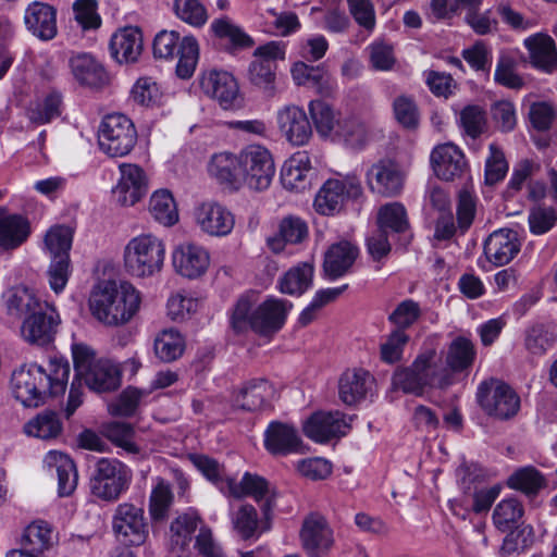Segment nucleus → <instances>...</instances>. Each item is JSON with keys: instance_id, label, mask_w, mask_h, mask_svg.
Wrapping results in <instances>:
<instances>
[{"instance_id": "6", "label": "nucleus", "mask_w": 557, "mask_h": 557, "mask_svg": "<svg viewBox=\"0 0 557 557\" xmlns=\"http://www.w3.org/2000/svg\"><path fill=\"white\" fill-rule=\"evenodd\" d=\"M165 245L151 233L131 238L123 250V267L134 278H150L158 275L164 265Z\"/></svg>"}, {"instance_id": "20", "label": "nucleus", "mask_w": 557, "mask_h": 557, "mask_svg": "<svg viewBox=\"0 0 557 557\" xmlns=\"http://www.w3.org/2000/svg\"><path fill=\"white\" fill-rule=\"evenodd\" d=\"M349 424L339 411L315 412L302 425L305 435L315 443H326L347 433Z\"/></svg>"}, {"instance_id": "36", "label": "nucleus", "mask_w": 557, "mask_h": 557, "mask_svg": "<svg viewBox=\"0 0 557 557\" xmlns=\"http://www.w3.org/2000/svg\"><path fill=\"white\" fill-rule=\"evenodd\" d=\"M274 388L264 379H253L246 382L234 396V405L240 409L255 411L263 407L272 398Z\"/></svg>"}, {"instance_id": "12", "label": "nucleus", "mask_w": 557, "mask_h": 557, "mask_svg": "<svg viewBox=\"0 0 557 557\" xmlns=\"http://www.w3.org/2000/svg\"><path fill=\"white\" fill-rule=\"evenodd\" d=\"M255 59L248 67V79L256 88L267 96L275 92L276 60L285 59V47L281 42L271 41L258 47Z\"/></svg>"}, {"instance_id": "31", "label": "nucleus", "mask_w": 557, "mask_h": 557, "mask_svg": "<svg viewBox=\"0 0 557 557\" xmlns=\"http://www.w3.org/2000/svg\"><path fill=\"white\" fill-rule=\"evenodd\" d=\"M312 172L307 151H298L287 159L281 170V181L286 189L302 191L310 185Z\"/></svg>"}, {"instance_id": "42", "label": "nucleus", "mask_w": 557, "mask_h": 557, "mask_svg": "<svg viewBox=\"0 0 557 557\" xmlns=\"http://www.w3.org/2000/svg\"><path fill=\"white\" fill-rule=\"evenodd\" d=\"M546 485L544 474L533 466L518 468L507 479L509 488L519 491L528 497L536 496Z\"/></svg>"}, {"instance_id": "64", "label": "nucleus", "mask_w": 557, "mask_h": 557, "mask_svg": "<svg viewBox=\"0 0 557 557\" xmlns=\"http://www.w3.org/2000/svg\"><path fill=\"white\" fill-rule=\"evenodd\" d=\"M162 92L159 85L152 77H139L134 84L131 97L139 106L150 107L157 104L161 99Z\"/></svg>"}, {"instance_id": "44", "label": "nucleus", "mask_w": 557, "mask_h": 557, "mask_svg": "<svg viewBox=\"0 0 557 557\" xmlns=\"http://www.w3.org/2000/svg\"><path fill=\"white\" fill-rule=\"evenodd\" d=\"M63 430L59 414L52 410H44L24 424V432L28 436L40 440L58 437Z\"/></svg>"}, {"instance_id": "48", "label": "nucleus", "mask_w": 557, "mask_h": 557, "mask_svg": "<svg viewBox=\"0 0 557 557\" xmlns=\"http://www.w3.org/2000/svg\"><path fill=\"white\" fill-rule=\"evenodd\" d=\"M173 502L174 495L170 484L163 479L158 478L149 496V515L152 521L166 520Z\"/></svg>"}, {"instance_id": "1", "label": "nucleus", "mask_w": 557, "mask_h": 557, "mask_svg": "<svg viewBox=\"0 0 557 557\" xmlns=\"http://www.w3.org/2000/svg\"><path fill=\"white\" fill-rule=\"evenodd\" d=\"M69 374L70 366L65 358H50L47 367L37 363L23 364L11 375V394L23 407L38 408L48 398L65 394Z\"/></svg>"}, {"instance_id": "3", "label": "nucleus", "mask_w": 557, "mask_h": 557, "mask_svg": "<svg viewBox=\"0 0 557 557\" xmlns=\"http://www.w3.org/2000/svg\"><path fill=\"white\" fill-rule=\"evenodd\" d=\"M258 296L246 293L236 301L231 323L237 333L249 329L261 335H271L280 331L287 318L292 304L287 300L270 297L256 306Z\"/></svg>"}, {"instance_id": "5", "label": "nucleus", "mask_w": 557, "mask_h": 557, "mask_svg": "<svg viewBox=\"0 0 557 557\" xmlns=\"http://www.w3.org/2000/svg\"><path fill=\"white\" fill-rule=\"evenodd\" d=\"M75 382H72V413L81 406L82 399L74 393L77 383L97 393L115 391L121 384L117 368L109 360L97 359L95 350L85 344L72 345Z\"/></svg>"}, {"instance_id": "58", "label": "nucleus", "mask_w": 557, "mask_h": 557, "mask_svg": "<svg viewBox=\"0 0 557 557\" xmlns=\"http://www.w3.org/2000/svg\"><path fill=\"white\" fill-rule=\"evenodd\" d=\"M103 434L116 446L129 454H138L139 448L134 443V428L131 423L112 421L103 426Z\"/></svg>"}, {"instance_id": "34", "label": "nucleus", "mask_w": 557, "mask_h": 557, "mask_svg": "<svg viewBox=\"0 0 557 557\" xmlns=\"http://www.w3.org/2000/svg\"><path fill=\"white\" fill-rule=\"evenodd\" d=\"M72 75L79 85L89 88H101L109 83L103 65L90 53L72 57Z\"/></svg>"}, {"instance_id": "11", "label": "nucleus", "mask_w": 557, "mask_h": 557, "mask_svg": "<svg viewBox=\"0 0 557 557\" xmlns=\"http://www.w3.org/2000/svg\"><path fill=\"white\" fill-rule=\"evenodd\" d=\"M476 399L486 414L499 420L512 418L520 408V398L515 391L494 379L483 381L479 385Z\"/></svg>"}, {"instance_id": "39", "label": "nucleus", "mask_w": 557, "mask_h": 557, "mask_svg": "<svg viewBox=\"0 0 557 557\" xmlns=\"http://www.w3.org/2000/svg\"><path fill=\"white\" fill-rule=\"evenodd\" d=\"M308 112L317 134L331 140L342 119L341 113L322 99L311 100Z\"/></svg>"}, {"instance_id": "40", "label": "nucleus", "mask_w": 557, "mask_h": 557, "mask_svg": "<svg viewBox=\"0 0 557 557\" xmlns=\"http://www.w3.org/2000/svg\"><path fill=\"white\" fill-rule=\"evenodd\" d=\"M475 357L476 350L473 343L463 336H458L448 345L444 367L453 376V373H460L469 370L472 367Z\"/></svg>"}, {"instance_id": "47", "label": "nucleus", "mask_w": 557, "mask_h": 557, "mask_svg": "<svg viewBox=\"0 0 557 557\" xmlns=\"http://www.w3.org/2000/svg\"><path fill=\"white\" fill-rule=\"evenodd\" d=\"M237 168H239V153L234 154L228 151L214 153L209 163V172L212 176L221 183L236 187L239 185Z\"/></svg>"}, {"instance_id": "37", "label": "nucleus", "mask_w": 557, "mask_h": 557, "mask_svg": "<svg viewBox=\"0 0 557 557\" xmlns=\"http://www.w3.org/2000/svg\"><path fill=\"white\" fill-rule=\"evenodd\" d=\"M531 63L546 72L557 66V48L554 39L546 34H534L524 39Z\"/></svg>"}, {"instance_id": "27", "label": "nucleus", "mask_w": 557, "mask_h": 557, "mask_svg": "<svg viewBox=\"0 0 557 557\" xmlns=\"http://www.w3.org/2000/svg\"><path fill=\"white\" fill-rule=\"evenodd\" d=\"M302 441L297 429L281 421H272L264 431V447L274 456L300 453Z\"/></svg>"}, {"instance_id": "62", "label": "nucleus", "mask_w": 557, "mask_h": 557, "mask_svg": "<svg viewBox=\"0 0 557 557\" xmlns=\"http://www.w3.org/2000/svg\"><path fill=\"white\" fill-rule=\"evenodd\" d=\"M45 463L50 471L54 470L58 476V495L65 497L70 495L67 481L70 473V456L60 450H50L45 457Z\"/></svg>"}, {"instance_id": "55", "label": "nucleus", "mask_w": 557, "mask_h": 557, "mask_svg": "<svg viewBox=\"0 0 557 557\" xmlns=\"http://www.w3.org/2000/svg\"><path fill=\"white\" fill-rule=\"evenodd\" d=\"M379 228L386 233L391 230L395 233H404L409 227L407 211L399 202H391L383 206L377 213Z\"/></svg>"}, {"instance_id": "57", "label": "nucleus", "mask_w": 557, "mask_h": 557, "mask_svg": "<svg viewBox=\"0 0 557 557\" xmlns=\"http://www.w3.org/2000/svg\"><path fill=\"white\" fill-rule=\"evenodd\" d=\"M173 10L177 18L193 27H202L209 18L200 0H174Z\"/></svg>"}, {"instance_id": "2", "label": "nucleus", "mask_w": 557, "mask_h": 557, "mask_svg": "<svg viewBox=\"0 0 557 557\" xmlns=\"http://www.w3.org/2000/svg\"><path fill=\"white\" fill-rule=\"evenodd\" d=\"M89 310L106 326L127 324L139 311L140 292L126 280H100L91 289Z\"/></svg>"}, {"instance_id": "43", "label": "nucleus", "mask_w": 557, "mask_h": 557, "mask_svg": "<svg viewBox=\"0 0 557 557\" xmlns=\"http://www.w3.org/2000/svg\"><path fill=\"white\" fill-rule=\"evenodd\" d=\"M314 268L310 262H301L289 269L278 281L283 294L300 296L312 284Z\"/></svg>"}, {"instance_id": "60", "label": "nucleus", "mask_w": 557, "mask_h": 557, "mask_svg": "<svg viewBox=\"0 0 557 557\" xmlns=\"http://www.w3.org/2000/svg\"><path fill=\"white\" fill-rule=\"evenodd\" d=\"M508 172V162L504 151L496 144L488 146V156L485 160L484 182L486 185H495L502 182Z\"/></svg>"}, {"instance_id": "54", "label": "nucleus", "mask_w": 557, "mask_h": 557, "mask_svg": "<svg viewBox=\"0 0 557 557\" xmlns=\"http://www.w3.org/2000/svg\"><path fill=\"white\" fill-rule=\"evenodd\" d=\"M494 79L497 84L511 89H520L523 87V78L517 73V59L510 52H502L499 54Z\"/></svg>"}, {"instance_id": "61", "label": "nucleus", "mask_w": 557, "mask_h": 557, "mask_svg": "<svg viewBox=\"0 0 557 557\" xmlns=\"http://www.w3.org/2000/svg\"><path fill=\"white\" fill-rule=\"evenodd\" d=\"M408 342L409 335L405 331H392L380 345L381 360L388 364L400 361Z\"/></svg>"}, {"instance_id": "28", "label": "nucleus", "mask_w": 557, "mask_h": 557, "mask_svg": "<svg viewBox=\"0 0 557 557\" xmlns=\"http://www.w3.org/2000/svg\"><path fill=\"white\" fill-rule=\"evenodd\" d=\"M359 257L358 246L347 239L332 244L324 253L323 271L330 280L347 274Z\"/></svg>"}, {"instance_id": "16", "label": "nucleus", "mask_w": 557, "mask_h": 557, "mask_svg": "<svg viewBox=\"0 0 557 557\" xmlns=\"http://www.w3.org/2000/svg\"><path fill=\"white\" fill-rule=\"evenodd\" d=\"M59 324V314L46 302L25 317L21 334L28 344L44 347L53 342Z\"/></svg>"}, {"instance_id": "14", "label": "nucleus", "mask_w": 557, "mask_h": 557, "mask_svg": "<svg viewBox=\"0 0 557 557\" xmlns=\"http://www.w3.org/2000/svg\"><path fill=\"white\" fill-rule=\"evenodd\" d=\"M112 530L126 545L144 544L149 535L144 508L127 502L117 505L112 517Z\"/></svg>"}, {"instance_id": "45", "label": "nucleus", "mask_w": 557, "mask_h": 557, "mask_svg": "<svg viewBox=\"0 0 557 557\" xmlns=\"http://www.w3.org/2000/svg\"><path fill=\"white\" fill-rule=\"evenodd\" d=\"M149 213L156 222L163 226H172L178 222L177 207L168 189H159L151 195Z\"/></svg>"}, {"instance_id": "33", "label": "nucleus", "mask_w": 557, "mask_h": 557, "mask_svg": "<svg viewBox=\"0 0 557 557\" xmlns=\"http://www.w3.org/2000/svg\"><path fill=\"white\" fill-rule=\"evenodd\" d=\"M30 235V224L21 214H10L0 207V248L14 250L23 245Z\"/></svg>"}, {"instance_id": "25", "label": "nucleus", "mask_w": 557, "mask_h": 557, "mask_svg": "<svg viewBox=\"0 0 557 557\" xmlns=\"http://www.w3.org/2000/svg\"><path fill=\"white\" fill-rule=\"evenodd\" d=\"M521 243L516 231H494L484 242V256L495 267L508 264L520 251Z\"/></svg>"}, {"instance_id": "29", "label": "nucleus", "mask_w": 557, "mask_h": 557, "mask_svg": "<svg viewBox=\"0 0 557 557\" xmlns=\"http://www.w3.org/2000/svg\"><path fill=\"white\" fill-rule=\"evenodd\" d=\"M144 40L141 30L135 26L117 29L110 39L109 49L111 57L122 63H133L143 52Z\"/></svg>"}, {"instance_id": "4", "label": "nucleus", "mask_w": 557, "mask_h": 557, "mask_svg": "<svg viewBox=\"0 0 557 557\" xmlns=\"http://www.w3.org/2000/svg\"><path fill=\"white\" fill-rule=\"evenodd\" d=\"M453 377L444 367L435 347H423L409 367L398 368L393 385L404 393L421 395L425 387L446 388Z\"/></svg>"}, {"instance_id": "53", "label": "nucleus", "mask_w": 557, "mask_h": 557, "mask_svg": "<svg viewBox=\"0 0 557 557\" xmlns=\"http://www.w3.org/2000/svg\"><path fill=\"white\" fill-rule=\"evenodd\" d=\"M74 20L83 34L98 30L102 18L98 13L97 0H75L72 4Z\"/></svg>"}, {"instance_id": "9", "label": "nucleus", "mask_w": 557, "mask_h": 557, "mask_svg": "<svg viewBox=\"0 0 557 557\" xmlns=\"http://www.w3.org/2000/svg\"><path fill=\"white\" fill-rule=\"evenodd\" d=\"M274 174L273 157L264 146L252 144L239 151V185L244 184L251 190L262 191L270 187Z\"/></svg>"}, {"instance_id": "18", "label": "nucleus", "mask_w": 557, "mask_h": 557, "mask_svg": "<svg viewBox=\"0 0 557 557\" xmlns=\"http://www.w3.org/2000/svg\"><path fill=\"white\" fill-rule=\"evenodd\" d=\"M120 178L112 189L114 200L123 207L137 203L148 191V178L137 164L122 163L119 166Z\"/></svg>"}, {"instance_id": "21", "label": "nucleus", "mask_w": 557, "mask_h": 557, "mask_svg": "<svg viewBox=\"0 0 557 557\" xmlns=\"http://www.w3.org/2000/svg\"><path fill=\"white\" fill-rule=\"evenodd\" d=\"M224 485L227 488L225 494L227 496H232L234 498L249 496L258 503L263 500L261 508L265 516L274 505V490L271 488L270 483L264 478L258 474L245 472L239 482H236L232 478V481Z\"/></svg>"}, {"instance_id": "19", "label": "nucleus", "mask_w": 557, "mask_h": 557, "mask_svg": "<svg viewBox=\"0 0 557 557\" xmlns=\"http://www.w3.org/2000/svg\"><path fill=\"white\" fill-rule=\"evenodd\" d=\"M300 541L310 557H321L334 543L333 531L322 515L312 512L302 522Z\"/></svg>"}, {"instance_id": "63", "label": "nucleus", "mask_w": 557, "mask_h": 557, "mask_svg": "<svg viewBox=\"0 0 557 557\" xmlns=\"http://www.w3.org/2000/svg\"><path fill=\"white\" fill-rule=\"evenodd\" d=\"M147 395L146 391L127 387L114 401L109 404L108 410L112 416L131 417L135 413L143 397Z\"/></svg>"}, {"instance_id": "46", "label": "nucleus", "mask_w": 557, "mask_h": 557, "mask_svg": "<svg viewBox=\"0 0 557 557\" xmlns=\"http://www.w3.org/2000/svg\"><path fill=\"white\" fill-rule=\"evenodd\" d=\"M369 132L366 124L355 116H348L341 119L331 140L343 141L352 149H361L367 144Z\"/></svg>"}, {"instance_id": "41", "label": "nucleus", "mask_w": 557, "mask_h": 557, "mask_svg": "<svg viewBox=\"0 0 557 557\" xmlns=\"http://www.w3.org/2000/svg\"><path fill=\"white\" fill-rule=\"evenodd\" d=\"M57 543V535L51 525L44 520H36L24 530L21 544L27 552L41 555Z\"/></svg>"}, {"instance_id": "51", "label": "nucleus", "mask_w": 557, "mask_h": 557, "mask_svg": "<svg viewBox=\"0 0 557 557\" xmlns=\"http://www.w3.org/2000/svg\"><path fill=\"white\" fill-rule=\"evenodd\" d=\"M189 460L207 480L216 485L224 495L226 494L227 488L224 484L231 482L232 478L226 474L222 465L215 459L200 454L189 455Z\"/></svg>"}, {"instance_id": "8", "label": "nucleus", "mask_w": 557, "mask_h": 557, "mask_svg": "<svg viewBox=\"0 0 557 557\" xmlns=\"http://www.w3.org/2000/svg\"><path fill=\"white\" fill-rule=\"evenodd\" d=\"M362 194L363 188L356 174H336L320 187L313 208L321 215H335L344 209L348 200H357Z\"/></svg>"}, {"instance_id": "32", "label": "nucleus", "mask_w": 557, "mask_h": 557, "mask_svg": "<svg viewBox=\"0 0 557 557\" xmlns=\"http://www.w3.org/2000/svg\"><path fill=\"white\" fill-rule=\"evenodd\" d=\"M373 384L372 375L362 369L345 371L338 381L339 399L352 406L366 398Z\"/></svg>"}, {"instance_id": "30", "label": "nucleus", "mask_w": 557, "mask_h": 557, "mask_svg": "<svg viewBox=\"0 0 557 557\" xmlns=\"http://www.w3.org/2000/svg\"><path fill=\"white\" fill-rule=\"evenodd\" d=\"M24 22L27 29L42 40L52 39L57 35V12L47 3H30L25 10Z\"/></svg>"}, {"instance_id": "49", "label": "nucleus", "mask_w": 557, "mask_h": 557, "mask_svg": "<svg viewBox=\"0 0 557 557\" xmlns=\"http://www.w3.org/2000/svg\"><path fill=\"white\" fill-rule=\"evenodd\" d=\"M524 513L523 505L515 497L500 500L494 508L493 522L495 527L505 532L517 528Z\"/></svg>"}, {"instance_id": "22", "label": "nucleus", "mask_w": 557, "mask_h": 557, "mask_svg": "<svg viewBox=\"0 0 557 557\" xmlns=\"http://www.w3.org/2000/svg\"><path fill=\"white\" fill-rule=\"evenodd\" d=\"M201 88L225 109L240 106L239 87L235 77L225 71H210L201 78Z\"/></svg>"}, {"instance_id": "56", "label": "nucleus", "mask_w": 557, "mask_h": 557, "mask_svg": "<svg viewBox=\"0 0 557 557\" xmlns=\"http://www.w3.org/2000/svg\"><path fill=\"white\" fill-rule=\"evenodd\" d=\"M5 301L11 314H25V317L38 310L39 307L46 304L40 301L33 292L24 287H17L9 290Z\"/></svg>"}, {"instance_id": "50", "label": "nucleus", "mask_w": 557, "mask_h": 557, "mask_svg": "<svg viewBox=\"0 0 557 557\" xmlns=\"http://www.w3.org/2000/svg\"><path fill=\"white\" fill-rule=\"evenodd\" d=\"M184 349L185 341L176 330H164L154 339L156 356L164 362L178 359Z\"/></svg>"}, {"instance_id": "26", "label": "nucleus", "mask_w": 557, "mask_h": 557, "mask_svg": "<svg viewBox=\"0 0 557 557\" xmlns=\"http://www.w3.org/2000/svg\"><path fill=\"white\" fill-rule=\"evenodd\" d=\"M172 262L175 271L182 276L197 278L208 270L210 257L203 247L185 243L173 250Z\"/></svg>"}, {"instance_id": "23", "label": "nucleus", "mask_w": 557, "mask_h": 557, "mask_svg": "<svg viewBox=\"0 0 557 557\" xmlns=\"http://www.w3.org/2000/svg\"><path fill=\"white\" fill-rule=\"evenodd\" d=\"M430 162L435 175L447 182L460 178L468 168L463 152L451 143L436 146L431 152Z\"/></svg>"}, {"instance_id": "24", "label": "nucleus", "mask_w": 557, "mask_h": 557, "mask_svg": "<svg viewBox=\"0 0 557 557\" xmlns=\"http://www.w3.org/2000/svg\"><path fill=\"white\" fill-rule=\"evenodd\" d=\"M277 125L294 146H304L312 137V125L301 107L288 104L277 111Z\"/></svg>"}, {"instance_id": "59", "label": "nucleus", "mask_w": 557, "mask_h": 557, "mask_svg": "<svg viewBox=\"0 0 557 557\" xmlns=\"http://www.w3.org/2000/svg\"><path fill=\"white\" fill-rule=\"evenodd\" d=\"M232 524L237 534L248 540L258 535V512L256 508L250 504L242 505L232 515Z\"/></svg>"}, {"instance_id": "15", "label": "nucleus", "mask_w": 557, "mask_h": 557, "mask_svg": "<svg viewBox=\"0 0 557 557\" xmlns=\"http://www.w3.org/2000/svg\"><path fill=\"white\" fill-rule=\"evenodd\" d=\"M406 173L391 159L374 162L366 172L369 189L383 197L398 196L404 189Z\"/></svg>"}, {"instance_id": "13", "label": "nucleus", "mask_w": 557, "mask_h": 557, "mask_svg": "<svg viewBox=\"0 0 557 557\" xmlns=\"http://www.w3.org/2000/svg\"><path fill=\"white\" fill-rule=\"evenodd\" d=\"M132 471L116 459L101 458L96 466L92 492L108 502L116 500L131 483Z\"/></svg>"}, {"instance_id": "7", "label": "nucleus", "mask_w": 557, "mask_h": 557, "mask_svg": "<svg viewBox=\"0 0 557 557\" xmlns=\"http://www.w3.org/2000/svg\"><path fill=\"white\" fill-rule=\"evenodd\" d=\"M153 55L158 59H173L178 55L176 74L180 78H190L199 59V46L195 37L186 36L181 40L175 30H161L153 40Z\"/></svg>"}, {"instance_id": "38", "label": "nucleus", "mask_w": 557, "mask_h": 557, "mask_svg": "<svg viewBox=\"0 0 557 557\" xmlns=\"http://www.w3.org/2000/svg\"><path fill=\"white\" fill-rule=\"evenodd\" d=\"M308 235L307 222L289 215L281 221L277 235L268 238V246L273 252L278 253L284 250L286 244H300L308 238Z\"/></svg>"}, {"instance_id": "10", "label": "nucleus", "mask_w": 557, "mask_h": 557, "mask_svg": "<svg viewBox=\"0 0 557 557\" xmlns=\"http://www.w3.org/2000/svg\"><path fill=\"white\" fill-rule=\"evenodd\" d=\"M100 149L110 157L128 154L137 143V131L131 119L122 113L106 115L98 129Z\"/></svg>"}, {"instance_id": "17", "label": "nucleus", "mask_w": 557, "mask_h": 557, "mask_svg": "<svg viewBox=\"0 0 557 557\" xmlns=\"http://www.w3.org/2000/svg\"><path fill=\"white\" fill-rule=\"evenodd\" d=\"M196 225L211 237H224L232 233L235 216L232 211L216 201H203L195 208Z\"/></svg>"}, {"instance_id": "35", "label": "nucleus", "mask_w": 557, "mask_h": 557, "mask_svg": "<svg viewBox=\"0 0 557 557\" xmlns=\"http://www.w3.org/2000/svg\"><path fill=\"white\" fill-rule=\"evenodd\" d=\"M290 73L296 85L313 88L318 94L329 95L334 88V82L324 66L299 61L294 63Z\"/></svg>"}, {"instance_id": "52", "label": "nucleus", "mask_w": 557, "mask_h": 557, "mask_svg": "<svg viewBox=\"0 0 557 557\" xmlns=\"http://www.w3.org/2000/svg\"><path fill=\"white\" fill-rule=\"evenodd\" d=\"M210 29L215 37L228 41L236 48H247L253 44L252 39L227 16L214 20Z\"/></svg>"}]
</instances>
